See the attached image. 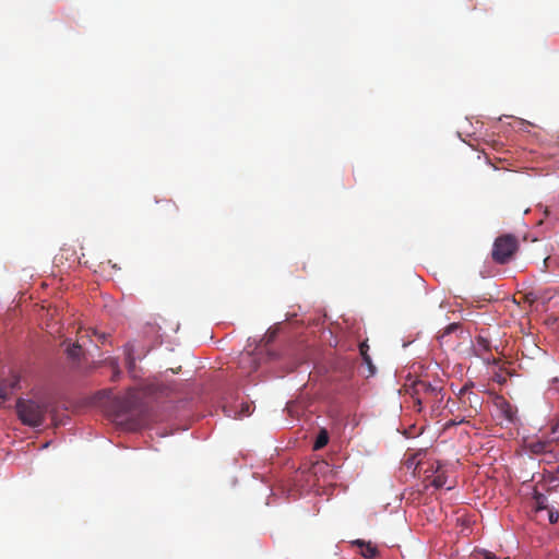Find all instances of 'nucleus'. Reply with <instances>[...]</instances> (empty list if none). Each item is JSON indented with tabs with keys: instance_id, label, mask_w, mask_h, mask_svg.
I'll return each instance as SVG.
<instances>
[{
	"instance_id": "obj_14",
	"label": "nucleus",
	"mask_w": 559,
	"mask_h": 559,
	"mask_svg": "<svg viewBox=\"0 0 559 559\" xmlns=\"http://www.w3.org/2000/svg\"><path fill=\"white\" fill-rule=\"evenodd\" d=\"M241 365H248L252 370L259 367V362L252 353H243L240 357Z\"/></svg>"
},
{
	"instance_id": "obj_23",
	"label": "nucleus",
	"mask_w": 559,
	"mask_h": 559,
	"mask_svg": "<svg viewBox=\"0 0 559 559\" xmlns=\"http://www.w3.org/2000/svg\"><path fill=\"white\" fill-rule=\"evenodd\" d=\"M554 440H559V436H558V437H556V438H554Z\"/></svg>"
},
{
	"instance_id": "obj_20",
	"label": "nucleus",
	"mask_w": 559,
	"mask_h": 559,
	"mask_svg": "<svg viewBox=\"0 0 559 559\" xmlns=\"http://www.w3.org/2000/svg\"><path fill=\"white\" fill-rule=\"evenodd\" d=\"M250 414H251V406H250V404H248V403L242 404L241 415L242 416H249Z\"/></svg>"
},
{
	"instance_id": "obj_7",
	"label": "nucleus",
	"mask_w": 559,
	"mask_h": 559,
	"mask_svg": "<svg viewBox=\"0 0 559 559\" xmlns=\"http://www.w3.org/2000/svg\"><path fill=\"white\" fill-rule=\"evenodd\" d=\"M156 214L159 216L168 217L174 216L178 212L177 204L171 200L157 201Z\"/></svg>"
},
{
	"instance_id": "obj_5",
	"label": "nucleus",
	"mask_w": 559,
	"mask_h": 559,
	"mask_svg": "<svg viewBox=\"0 0 559 559\" xmlns=\"http://www.w3.org/2000/svg\"><path fill=\"white\" fill-rule=\"evenodd\" d=\"M426 480H429V485L436 489H440L447 484V475L443 466L439 462L431 464L429 468L425 469Z\"/></svg>"
},
{
	"instance_id": "obj_19",
	"label": "nucleus",
	"mask_w": 559,
	"mask_h": 559,
	"mask_svg": "<svg viewBox=\"0 0 559 559\" xmlns=\"http://www.w3.org/2000/svg\"><path fill=\"white\" fill-rule=\"evenodd\" d=\"M548 518L550 523H557L559 520V513L550 509Z\"/></svg>"
},
{
	"instance_id": "obj_6",
	"label": "nucleus",
	"mask_w": 559,
	"mask_h": 559,
	"mask_svg": "<svg viewBox=\"0 0 559 559\" xmlns=\"http://www.w3.org/2000/svg\"><path fill=\"white\" fill-rule=\"evenodd\" d=\"M20 376L11 372L9 377H0V400H8L19 389Z\"/></svg>"
},
{
	"instance_id": "obj_22",
	"label": "nucleus",
	"mask_w": 559,
	"mask_h": 559,
	"mask_svg": "<svg viewBox=\"0 0 559 559\" xmlns=\"http://www.w3.org/2000/svg\"><path fill=\"white\" fill-rule=\"evenodd\" d=\"M558 432V426H556L554 429H552V433L556 435Z\"/></svg>"
},
{
	"instance_id": "obj_8",
	"label": "nucleus",
	"mask_w": 559,
	"mask_h": 559,
	"mask_svg": "<svg viewBox=\"0 0 559 559\" xmlns=\"http://www.w3.org/2000/svg\"><path fill=\"white\" fill-rule=\"evenodd\" d=\"M135 394L129 392L124 397L117 402L118 416L128 414L135 406Z\"/></svg>"
},
{
	"instance_id": "obj_11",
	"label": "nucleus",
	"mask_w": 559,
	"mask_h": 559,
	"mask_svg": "<svg viewBox=\"0 0 559 559\" xmlns=\"http://www.w3.org/2000/svg\"><path fill=\"white\" fill-rule=\"evenodd\" d=\"M475 348L477 352L488 353L491 349L490 341L486 336L479 334L475 337Z\"/></svg>"
},
{
	"instance_id": "obj_1",
	"label": "nucleus",
	"mask_w": 559,
	"mask_h": 559,
	"mask_svg": "<svg viewBox=\"0 0 559 559\" xmlns=\"http://www.w3.org/2000/svg\"><path fill=\"white\" fill-rule=\"evenodd\" d=\"M403 389L405 395L412 399L413 408L418 413L423 412L426 406L430 407L432 412L438 411L444 397L441 385L423 379L406 382Z\"/></svg>"
},
{
	"instance_id": "obj_18",
	"label": "nucleus",
	"mask_w": 559,
	"mask_h": 559,
	"mask_svg": "<svg viewBox=\"0 0 559 559\" xmlns=\"http://www.w3.org/2000/svg\"><path fill=\"white\" fill-rule=\"evenodd\" d=\"M67 352H68L69 357L78 358L80 355V352H81V346L75 343L72 346H69Z\"/></svg>"
},
{
	"instance_id": "obj_9",
	"label": "nucleus",
	"mask_w": 559,
	"mask_h": 559,
	"mask_svg": "<svg viewBox=\"0 0 559 559\" xmlns=\"http://www.w3.org/2000/svg\"><path fill=\"white\" fill-rule=\"evenodd\" d=\"M368 352H369V345L366 342L360 343L359 353H360V356H361L364 362L366 364V366L368 368L367 377H371L376 373V367L372 364L371 357Z\"/></svg>"
},
{
	"instance_id": "obj_12",
	"label": "nucleus",
	"mask_w": 559,
	"mask_h": 559,
	"mask_svg": "<svg viewBox=\"0 0 559 559\" xmlns=\"http://www.w3.org/2000/svg\"><path fill=\"white\" fill-rule=\"evenodd\" d=\"M360 547H364L361 550V555L365 558L372 559L378 555V550L374 546H372L370 543L365 544V542L357 540L356 542Z\"/></svg>"
},
{
	"instance_id": "obj_16",
	"label": "nucleus",
	"mask_w": 559,
	"mask_h": 559,
	"mask_svg": "<svg viewBox=\"0 0 559 559\" xmlns=\"http://www.w3.org/2000/svg\"><path fill=\"white\" fill-rule=\"evenodd\" d=\"M535 500V509L536 511L547 510L548 509V499L544 493L535 492L534 495Z\"/></svg>"
},
{
	"instance_id": "obj_21",
	"label": "nucleus",
	"mask_w": 559,
	"mask_h": 559,
	"mask_svg": "<svg viewBox=\"0 0 559 559\" xmlns=\"http://www.w3.org/2000/svg\"><path fill=\"white\" fill-rule=\"evenodd\" d=\"M456 328H457V324H455V323H451V324H449V325L445 328V330H444V332H443V334H442L441 336L443 337L445 334H450V333H451V332H453Z\"/></svg>"
},
{
	"instance_id": "obj_13",
	"label": "nucleus",
	"mask_w": 559,
	"mask_h": 559,
	"mask_svg": "<svg viewBox=\"0 0 559 559\" xmlns=\"http://www.w3.org/2000/svg\"><path fill=\"white\" fill-rule=\"evenodd\" d=\"M329 442V433L326 429H321L313 443V450H320L324 448Z\"/></svg>"
},
{
	"instance_id": "obj_15",
	"label": "nucleus",
	"mask_w": 559,
	"mask_h": 559,
	"mask_svg": "<svg viewBox=\"0 0 559 559\" xmlns=\"http://www.w3.org/2000/svg\"><path fill=\"white\" fill-rule=\"evenodd\" d=\"M500 409L501 412L503 413L504 417L509 420V421H513L514 418H515V411L513 409L512 405L507 402L506 400H503L501 403H500Z\"/></svg>"
},
{
	"instance_id": "obj_10",
	"label": "nucleus",
	"mask_w": 559,
	"mask_h": 559,
	"mask_svg": "<svg viewBox=\"0 0 559 559\" xmlns=\"http://www.w3.org/2000/svg\"><path fill=\"white\" fill-rule=\"evenodd\" d=\"M531 449L536 454L548 453V452H552L554 451L555 445H554L552 441L535 442V443H533L531 445Z\"/></svg>"
},
{
	"instance_id": "obj_4",
	"label": "nucleus",
	"mask_w": 559,
	"mask_h": 559,
	"mask_svg": "<svg viewBox=\"0 0 559 559\" xmlns=\"http://www.w3.org/2000/svg\"><path fill=\"white\" fill-rule=\"evenodd\" d=\"M473 383H465L459 392V397L464 406H467L465 409L467 412V417L472 418L476 416L481 408V399L480 396L471 391L473 388Z\"/></svg>"
},
{
	"instance_id": "obj_3",
	"label": "nucleus",
	"mask_w": 559,
	"mask_h": 559,
	"mask_svg": "<svg viewBox=\"0 0 559 559\" xmlns=\"http://www.w3.org/2000/svg\"><path fill=\"white\" fill-rule=\"evenodd\" d=\"M519 247V239L514 235H501L492 245L491 258L498 264H507L514 258Z\"/></svg>"
},
{
	"instance_id": "obj_2",
	"label": "nucleus",
	"mask_w": 559,
	"mask_h": 559,
	"mask_svg": "<svg viewBox=\"0 0 559 559\" xmlns=\"http://www.w3.org/2000/svg\"><path fill=\"white\" fill-rule=\"evenodd\" d=\"M49 405L43 400L19 399L16 413L20 420L27 426L38 427L44 424Z\"/></svg>"
},
{
	"instance_id": "obj_17",
	"label": "nucleus",
	"mask_w": 559,
	"mask_h": 559,
	"mask_svg": "<svg viewBox=\"0 0 559 559\" xmlns=\"http://www.w3.org/2000/svg\"><path fill=\"white\" fill-rule=\"evenodd\" d=\"M276 328L269 329L264 336L261 338L258 348H262L263 346H267L270 343H272L276 337Z\"/></svg>"
}]
</instances>
